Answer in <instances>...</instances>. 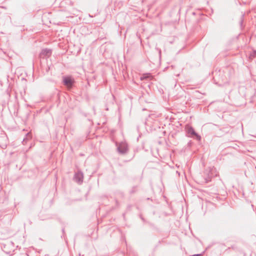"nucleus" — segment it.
<instances>
[{
  "label": "nucleus",
  "mask_w": 256,
  "mask_h": 256,
  "mask_svg": "<svg viewBox=\"0 0 256 256\" xmlns=\"http://www.w3.org/2000/svg\"><path fill=\"white\" fill-rule=\"evenodd\" d=\"M26 140H27L26 138H24V140H23V142Z\"/></svg>",
  "instance_id": "obj_12"
},
{
  "label": "nucleus",
  "mask_w": 256,
  "mask_h": 256,
  "mask_svg": "<svg viewBox=\"0 0 256 256\" xmlns=\"http://www.w3.org/2000/svg\"><path fill=\"white\" fill-rule=\"evenodd\" d=\"M211 180V178L209 176H208V178H204V182L205 183H208V182H210Z\"/></svg>",
  "instance_id": "obj_10"
},
{
  "label": "nucleus",
  "mask_w": 256,
  "mask_h": 256,
  "mask_svg": "<svg viewBox=\"0 0 256 256\" xmlns=\"http://www.w3.org/2000/svg\"><path fill=\"white\" fill-rule=\"evenodd\" d=\"M151 76H152L150 74H143L142 77L141 79L142 80L146 79V78H148Z\"/></svg>",
  "instance_id": "obj_8"
},
{
  "label": "nucleus",
  "mask_w": 256,
  "mask_h": 256,
  "mask_svg": "<svg viewBox=\"0 0 256 256\" xmlns=\"http://www.w3.org/2000/svg\"><path fill=\"white\" fill-rule=\"evenodd\" d=\"M188 133L192 136V137L196 136V138L200 140L201 139V136L198 135L194 130L191 126L189 127L188 128Z\"/></svg>",
  "instance_id": "obj_5"
},
{
  "label": "nucleus",
  "mask_w": 256,
  "mask_h": 256,
  "mask_svg": "<svg viewBox=\"0 0 256 256\" xmlns=\"http://www.w3.org/2000/svg\"><path fill=\"white\" fill-rule=\"evenodd\" d=\"M195 256L194 254V255H190V256Z\"/></svg>",
  "instance_id": "obj_14"
},
{
  "label": "nucleus",
  "mask_w": 256,
  "mask_h": 256,
  "mask_svg": "<svg viewBox=\"0 0 256 256\" xmlns=\"http://www.w3.org/2000/svg\"><path fill=\"white\" fill-rule=\"evenodd\" d=\"M256 58V50H253L250 54V58Z\"/></svg>",
  "instance_id": "obj_7"
},
{
  "label": "nucleus",
  "mask_w": 256,
  "mask_h": 256,
  "mask_svg": "<svg viewBox=\"0 0 256 256\" xmlns=\"http://www.w3.org/2000/svg\"><path fill=\"white\" fill-rule=\"evenodd\" d=\"M195 256H201V254H194Z\"/></svg>",
  "instance_id": "obj_11"
},
{
  "label": "nucleus",
  "mask_w": 256,
  "mask_h": 256,
  "mask_svg": "<svg viewBox=\"0 0 256 256\" xmlns=\"http://www.w3.org/2000/svg\"><path fill=\"white\" fill-rule=\"evenodd\" d=\"M84 177L83 172L80 170H78L74 174V180L78 184H81L83 182Z\"/></svg>",
  "instance_id": "obj_3"
},
{
  "label": "nucleus",
  "mask_w": 256,
  "mask_h": 256,
  "mask_svg": "<svg viewBox=\"0 0 256 256\" xmlns=\"http://www.w3.org/2000/svg\"><path fill=\"white\" fill-rule=\"evenodd\" d=\"M29 134L28 133L26 134V137L28 136Z\"/></svg>",
  "instance_id": "obj_13"
},
{
  "label": "nucleus",
  "mask_w": 256,
  "mask_h": 256,
  "mask_svg": "<svg viewBox=\"0 0 256 256\" xmlns=\"http://www.w3.org/2000/svg\"><path fill=\"white\" fill-rule=\"evenodd\" d=\"M63 82L65 86H72L74 82V80L70 76H64Z\"/></svg>",
  "instance_id": "obj_4"
},
{
  "label": "nucleus",
  "mask_w": 256,
  "mask_h": 256,
  "mask_svg": "<svg viewBox=\"0 0 256 256\" xmlns=\"http://www.w3.org/2000/svg\"><path fill=\"white\" fill-rule=\"evenodd\" d=\"M52 50L49 48L42 49L40 53L41 57H50L52 55Z\"/></svg>",
  "instance_id": "obj_6"
},
{
  "label": "nucleus",
  "mask_w": 256,
  "mask_h": 256,
  "mask_svg": "<svg viewBox=\"0 0 256 256\" xmlns=\"http://www.w3.org/2000/svg\"><path fill=\"white\" fill-rule=\"evenodd\" d=\"M244 14H242L241 16V20H240V24L241 26H242L243 22H244Z\"/></svg>",
  "instance_id": "obj_9"
},
{
  "label": "nucleus",
  "mask_w": 256,
  "mask_h": 256,
  "mask_svg": "<svg viewBox=\"0 0 256 256\" xmlns=\"http://www.w3.org/2000/svg\"><path fill=\"white\" fill-rule=\"evenodd\" d=\"M8 144V139L6 134L2 132L0 136V146L2 149L6 148Z\"/></svg>",
  "instance_id": "obj_1"
},
{
  "label": "nucleus",
  "mask_w": 256,
  "mask_h": 256,
  "mask_svg": "<svg viewBox=\"0 0 256 256\" xmlns=\"http://www.w3.org/2000/svg\"><path fill=\"white\" fill-rule=\"evenodd\" d=\"M118 152L120 154H126L128 150V144L125 142L120 143L117 148Z\"/></svg>",
  "instance_id": "obj_2"
}]
</instances>
